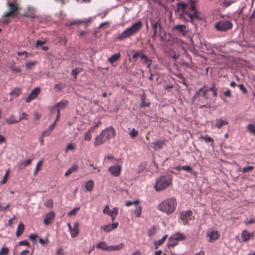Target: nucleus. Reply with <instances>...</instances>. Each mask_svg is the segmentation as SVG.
Here are the masks:
<instances>
[{"label":"nucleus","mask_w":255,"mask_h":255,"mask_svg":"<svg viewBox=\"0 0 255 255\" xmlns=\"http://www.w3.org/2000/svg\"><path fill=\"white\" fill-rule=\"evenodd\" d=\"M178 7L181 10V18L184 20L193 22L195 19H199L197 10L195 8V2L191 0L190 3L183 2L179 4Z\"/></svg>","instance_id":"obj_1"},{"label":"nucleus","mask_w":255,"mask_h":255,"mask_svg":"<svg viewBox=\"0 0 255 255\" xmlns=\"http://www.w3.org/2000/svg\"><path fill=\"white\" fill-rule=\"evenodd\" d=\"M177 205V203L176 198L174 197H171L160 203L157 206V209L169 215L175 211Z\"/></svg>","instance_id":"obj_2"},{"label":"nucleus","mask_w":255,"mask_h":255,"mask_svg":"<svg viewBox=\"0 0 255 255\" xmlns=\"http://www.w3.org/2000/svg\"><path fill=\"white\" fill-rule=\"evenodd\" d=\"M116 134L115 129L112 127H108L102 130L100 133L95 137L94 144L96 146L102 145L114 137Z\"/></svg>","instance_id":"obj_3"},{"label":"nucleus","mask_w":255,"mask_h":255,"mask_svg":"<svg viewBox=\"0 0 255 255\" xmlns=\"http://www.w3.org/2000/svg\"><path fill=\"white\" fill-rule=\"evenodd\" d=\"M142 25V22L139 20L133 23L131 26L127 28L120 34L117 37V40L122 41L134 35L140 30Z\"/></svg>","instance_id":"obj_4"},{"label":"nucleus","mask_w":255,"mask_h":255,"mask_svg":"<svg viewBox=\"0 0 255 255\" xmlns=\"http://www.w3.org/2000/svg\"><path fill=\"white\" fill-rule=\"evenodd\" d=\"M172 183V176L166 174L160 176L156 181L153 186L156 192L161 191L166 189Z\"/></svg>","instance_id":"obj_5"},{"label":"nucleus","mask_w":255,"mask_h":255,"mask_svg":"<svg viewBox=\"0 0 255 255\" xmlns=\"http://www.w3.org/2000/svg\"><path fill=\"white\" fill-rule=\"evenodd\" d=\"M8 10L5 12L1 19V22L3 24H7L10 20L9 17H14L17 15L18 10V5L10 1H7L6 3Z\"/></svg>","instance_id":"obj_6"},{"label":"nucleus","mask_w":255,"mask_h":255,"mask_svg":"<svg viewBox=\"0 0 255 255\" xmlns=\"http://www.w3.org/2000/svg\"><path fill=\"white\" fill-rule=\"evenodd\" d=\"M233 24L231 21L228 20H221L216 22L215 28L217 31L225 32L233 28Z\"/></svg>","instance_id":"obj_7"},{"label":"nucleus","mask_w":255,"mask_h":255,"mask_svg":"<svg viewBox=\"0 0 255 255\" xmlns=\"http://www.w3.org/2000/svg\"><path fill=\"white\" fill-rule=\"evenodd\" d=\"M184 239L185 236L183 234L180 233H177L169 238L168 246L174 247L177 245L178 241H182Z\"/></svg>","instance_id":"obj_8"},{"label":"nucleus","mask_w":255,"mask_h":255,"mask_svg":"<svg viewBox=\"0 0 255 255\" xmlns=\"http://www.w3.org/2000/svg\"><path fill=\"white\" fill-rule=\"evenodd\" d=\"M103 212L104 214H107L111 217V220L114 221L117 217L118 213V209L116 207H114L112 210H110L109 206L106 205Z\"/></svg>","instance_id":"obj_9"},{"label":"nucleus","mask_w":255,"mask_h":255,"mask_svg":"<svg viewBox=\"0 0 255 255\" xmlns=\"http://www.w3.org/2000/svg\"><path fill=\"white\" fill-rule=\"evenodd\" d=\"M191 211H183L180 213V218L184 225L187 224L191 219Z\"/></svg>","instance_id":"obj_10"},{"label":"nucleus","mask_w":255,"mask_h":255,"mask_svg":"<svg viewBox=\"0 0 255 255\" xmlns=\"http://www.w3.org/2000/svg\"><path fill=\"white\" fill-rule=\"evenodd\" d=\"M219 237V234L217 231L210 230L206 233V238L208 242H213L218 240Z\"/></svg>","instance_id":"obj_11"},{"label":"nucleus","mask_w":255,"mask_h":255,"mask_svg":"<svg viewBox=\"0 0 255 255\" xmlns=\"http://www.w3.org/2000/svg\"><path fill=\"white\" fill-rule=\"evenodd\" d=\"M122 167L120 165L117 164L110 166L108 170L111 175L115 177L120 176L121 172Z\"/></svg>","instance_id":"obj_12"},{"label":"nucleus","mask_w":255,"mask_h":255,"mask_svg":"<svg viewBox=\"0 0 255 255\" xmlns=\"http://www.w3.org/2000/svg\"><path fill=\"white\" fill-rule=\"evenodd\" d=\"M55 215L54 212L47 213L44 218L43 223L45 225L51 224L54 221Z\"/></svg>","instance_id":"obj_13"},{"label":"nucleus","mask_w":255,"mask_h":255,"mask_svg":"<svg viewBox=\"0 0 255 255\" xmlns=\"http://www.w3.org/2000/svg\"><path fill=\"white\" fill-rule=\"evenodd\" d=\"M40 88L38 87H36L34 88L29 94L28 96L27 97L26 99V102L29 103L31 102L32 100L34 99L37 95L39 93Z\"/></svg>","instance_id":"obj_14"},{"label":"nucleus","mask_w":255,"mask_h":255,"mask_svg":"<svg viewBox=\"0 0 255 255\" xmlns=\"http://www.w3.org/2000/svg\"><path fill=\"white\" fill-rule=\"evenodd\" d=\"M173 29L185 36L187 33L186 26L183 24H177L173 26Z\"/></svg>","instance_id":"obj_15"},{"label":"nucleus","mask_w":255,"mask_h":255,"mask_svg":"<svg viewBox=\"0 0 255 255\" xmlns=\"http://www.w3.org/2000/svg\"><path fill=\"white\" fill-rule=\"evenodd\" d=\"M121 55L120 52H118L112 55L111 57L108 59V61L110 62L112 66H116L115 62L120 60Z\"/></svg>","instance_id":"obj_16"},{"label":"nucleus","mask_w":255,"mask_h":255,"mask_svg":"<svg viewBox=\"0 0 255 255\" xmlns=\"http://www.w3.org/2000/svg\"><path fill=\"white\" fill-rule=\"evenodd\" d=\"M68 104V102L67 101H61L57 104V105L55 106H53L51 108V111L52 112H54V111H57V109H61Z\"/></svg>","instance_id":"obj_17"},{"label":"nucleus","mask_w":255,"mask_h":255,"mask_svg":"<svg viewBox=\"0 0 255 255\" xmlns=\"http://www.w3.org/2000/svg\"><path fill=\"white\" fill-rule=\"evenodd\" d=\"M118 225L119 223L116 222L115 223L109 224L108 225H105L102 227V229H103L104 231L106 232H109L114 229H117L118 228Z\"/></svg>","instance_id":"obj_18"},{"label":"nucleus","mask_w":255,"mask_h":255,"mask_svg":"<svg viewBox=\"0 0 255 255\" xmlns=\"http://www.w3.org/2000/svg\"><path fill=\"white\" fill-rule=\"evenodd\" d=\"M56 126V121H54V123L50 126L47 129L44 130L41 134L42 137L48 136L50 135L51 133L54 130Z\"/></svg>","instance_id":"obj_19"},{"label":"nucleus","mask_w":255,"mask_h":255,"mask_svg":"<svg viewBox=\"0 0 255 255\" xmlns=\"http://www.w3.org/2000/svg\"><path fill=\"white\" fill-rule=\"evenodd\" d=\"M151 25H152V30H153V36L152 37L153 38H155V37L157 36V27L159 26V27H160V22L159 20H158L157 21L154 22L153 21H152L151 22Z\"/></svg>","instance_id":"obj_20"},{"label":"nucleus","mask_w":255,"mask_h":255,"mask_svg":"<svg viewBox=\"0 0 255 255\" xmlns=\"http://www.w3.org/2000/svg\"><path fill=\"white\" fill-rule=\"evenodd\" d=\"M70 234L72 238L76 237L79 234V224L77 222L74 223V226L70 231Z\"/></svg>","instance_id":"obj_21"},{"label":"nucleus","mask_w":255,"mask_h":255,"mask_svg":"<svg viewBox=\"0 0 255 255\" xmlns=\"http://www.w3.org/2000/svg\"><path fill=\"white\" fill-rule=\"evenodd\" d=\"M139 57L141 58L144 62H147V68L149 69L150 72V65L151 64V60L148 58V57L144 55L142 52H141Z\"/></svg>","instance_id":"obj_22"},{"label":"nucleus","mask_w":255,"mask_h":255,"mask_svg":"<svg viewBox=\"0 0 255 255\" xmlns=\"http://www.w3.org/2000/svg\"><path fill=\"white\" fill-rule=\"evenodd\" d=\"M78 165L76 164L72 165V166L65 172V176L67 177L73 172H76L78 169Z\"/></svg>","instance_id":"obj_23"},{"label":"nucleus","mask_w":255,"mask_h":255,"mask_svg":"<svg viewBox=\"0 0 255 255\" xmlns=\"http://www.w3.org/2000/svg\"><path fill=\"white\" fill-rule=\"evenodd\" d=\"M21 94V90L20 88H14L11 92L9 93V95L11 96V100L13 98H15L19 96Z\"/></svg>","instance_id":"obj_24"},{"label":"nucleus","mask_w":255,"mask_h":255,"mask_svg":"<svg viewBox=\"0 0 255 255\" xmlns=\"http://www.w3.org/2000/svg\"><path fill=\"white\" fill-rule=\"evenodd\" d=\"M237 1V0H220V4L222 6L227 7Z\"/></svg>","instance_id":"obj_25"},{"label":"nucleus","mask_w":255,"mask_h":255,"mask_svg":"<svg viewBox=\"0 0 255 255\" xmlns=\"http://www.w3.org/2000/svg\"><path fill=\"white\" fill-rule=\"evenodd\" d=\"M203 91V96L205 98H207V97L206 96L207 93L209 91V89L206 87V86H203L202 88H200L196 92V94L195 95V97H197L199 96L200 94V92Z\"/></svg>","instance_id":"obj_26"},{"label":"nucleus","mask_w":255,"mask_h":255,"mask_svg":"<svg viewBox=\"0 0 255 255\" xmlns=\"http://www.w3.org/2000/svg\"><path fill=\"white\" fill-rule=\"evenodd\" d=\"M215 127L217 128H220L223 126L228 124V122L221 119H216Z\"/></svg>","instance_id":"obj_27"},{"label":"nucleus","mask_w":255,"mask_h":255,"mask_svg":"<svg viewBox=\"0 0 255 255\" xmlns=\"http://www.w3.org/2000/svg\"><path fill=\"white\" fill-rule=\"evenodd\" d=\"M165 140H157L154 142H152L153 144V148L155 149L162 148L163 146L164 145Z\"/></svg>","instance_id":"obj_28"},{"label":"nucleus","mask_w":255,"mask_h":255,"mask_svg":"<svg viewBox=\"0 0 255 255\" xmlns=\"http://www.w3.org/2000/svg\"><path fill=\"white\" fill-rule=\"evenodd\" d=\"M124 246L125 245L124 243H120V244L115 246H109V252L121 250L124 248Z\"/></svg>","instance_id":"obj_29"},{"label":"nucleus","mask_w":255,"mask_h":255,"mask_svg":"<svg viewBox=\"0 0 255 255\" xmlns=\"http://www.w3.org/2000/svg\"><path fill=\"white\" fill-rule=\"evenodd\" d=\"M24 230V226L22 222H20L17 227L16 236L18 237L20 236L23 232Z\"/></svg>","instance_id":"obj_30"},{"label":"nucleus","mask_w":255,"mask_h":255,"mask_svg":"<svg viewBox=\"0 0 255 255\" xmlns=\"http://www.w3.org/2000/svg\"><path fill=\"white\" fill-rule=\"evenodd\" d=\"M96 247L97 248L100 249L102 250L109 252V246H108L106 243L105 242H102L98 244L96 246Z\"/></svg>","instance_id":"obj_31"},{"label":"nucleus","mask_w":255,"mask_h":255,"mask_svg":"<svg viewBox=\"0 0 255 255\" xmlns=\"http://www.w3.org/2000/svg\"><path fill=\"white\" fill-rule=\"evenodd\" d=\"M6 123L8 124H14L19 122L18 120L15 119V116L13 115H11L9 118H7L6 120Z\"/></svg>","instance_id":"obj_32"},{"label":"nucleus","mask_w":255,"mask_h":255,"mask_svg":"<svg viewBox=\"0 0 255 255\" xmlns=\"http://www.w3.org/2000/svg\"><path fill=\"white\" fill-rule=\"evenodd\" d=\"M94 186V182L92 180H90L86 183L85 188L87 190L91 191L93 190Z\"/></svg>","instance_id":"obj_33"},{"label":"nucleus","mask_w":255,"mask_h":255,"mask_svg":"<svg viewBox=\"0 0 255 255\" xmlns=\"http://www.w3.org/2000/svg\"><path fill=\"white\" fill-rule=\"evenodd\" d=\"M94 130V128H91L85 133L84 136V140L90 141L92 139L91 132Z\"/></svg>","instance_id":"obj_34"},{"label":"nucleus","mask_w":255,"mask_h":255,"mask_svg":"<svg viewBox=\"0 0 255 255\" xmlns=\"http://www.w3.org/2000/svg\"><path fill=\"white\" fill-rule=\"evenodd\" d=\"M250 238V234L246 231H244L241 234V238L243 242H247L249 240Z\"/></svg>","instance_id":"obj_35"},{"label":"nucleus","mask_w":255,"mask_h":255,"mask_svg":"<svg viewBox=\"0 0 255 255\" xmlns=\"http://www.w3.org/2000/svg\"><path fill=\"white\" fill-rule=\"evenodd\" d=\"M92 22V18H90L87 20H84L83 21H80V20H77L73 21L71 23V25L74 24H81V23H84L85 25H87L89 23H91Z\"/></svg>","instance_id":"obj_36"},{"label":"nucleus","mask_w":255,"mask_h":255,"mask_svg":"<svg viewBox=\"0 0 255 255\" xmlns=\"http://www.w3.org/2000/svg\"><path fill=\"white\" fill-rule=\"evenodd\" d=\"M142 207L138 204L136 205V208L133 211V214L136 217H139L141 215Z\"/></svg>","instance_id":"obj_37"},{"label":"nucleus","mask_w":255,"mask_h":255,"mask_svg":"<svg viewBox=\"0 0 255 255\" xmlns=\"http://www.w3.org/2000/svg\"><path fill=\"white\" fill-rule=\"evenodd\" d=\"M247 131L250 133L255 134V124H249L247 127Z\"/></svg>","instance_id":"obj_38"},{"label":"nucleus","mask_w":255,"mask_h":255,"mask_svg":"<svg viewBox=\"0 0 255 255\" xmlns=\"http://www.w3.org/2000/svg\"><path fill=\"white\" fill-rule=\"evenodd\" d=\"M167 238V236L165 235L160 240H158L157 242L155 243V249H157L158 247V246L162 245L165 242Z\"/></svg>","instance_id":"obj_39"},{"label":"nucleus","mask_w":255,"mask_h":255,"mask_svg":"<svg viewBox=\"0 0 255 255\" xmlns=\"http://www.w3.org/2000/svg\"><path fill=\"white\" fill-rule=\"evenodd\" d=\"M31 162V159H28L19 163V167L22 168L28 165Z\"/></svg>","instance_id":"obj_40"},{"label":"nucleus","mask_w":255,"mask_h":255,"mask_svg":"<svg viewBox=\"0 0 255 255\" xmlns=\"http://www.w3.org/2000/svg\"><path fill=\"white\" fill-rule=\"evenodd\" d=\"M9 170H7L5 172V174L4 175V176L3 177L2 180L0 182V185L4 184V183H6V182L7 181V179H8V175H9Z\"/></svg>","instance_id":"obj_41"},{"label":"nucleus","mask_w":255,"mask_h":255,"mask_svg":"<svg viewBox=\"0 0 255 255\" xmlns=\"http://www.w3.org/2000/svg\"><path fill=\"white\" fill-rule=\"evenodd\" d=\"M9 250L5 246H3L0 250V255H7Z\"/></svg>","instance_id":"obj_42"},{"label":"nucleus","mask_w":255,"mask_h":255,"mask_svg":"<svg viewBox=\"0 0 255 255\" xmlns=\"http://www.w3.org/2000/svg\"><path fill=\"white\" fill-rule=\"evenodd\" d=\"M201 139L204 140L206 142H213L214 141L212 137H211L208 135H205L201 136Z\"/></svg>","instance_id":"obj_43"},{"label":"nucleus","mask_w":255,"mask_h":255,"mask_svg":"<svg viewBox=\"0 0 255 255\" xmlns=\"http://www.w3.org/2000/svg\"><path fill=\"white\" fill-rule=\"evenodd\" d=\"M82 69L80 68H76L73 69L71 71V75L74 76L75 78H76L77 74L82 71Z\"/></svg>","instance_id":"obj_44"},{"label":"nucleus","mask_w":255,"mask_h":255,"mask_svg":"<svg viewBox=\"0 0 255 255\" xmlns=\"http://www.w3.org/2000/svg\"><path fill=\"white\" fill-rule=\"evenodd\" d=\"M44 206L49 208H52L53 206V201L52 199H49L44 203Z\"/></svg>","instance_id":"obj_45"},{"label":"nucleus","mask_w":255,"mask_h":255,"mask_svg":"<svg viewBox=\"0 0 255 255\" xmlns=\"http://www.w3.org/2000/svg\"><path fill=\"white\" fill-rule=\"evenodd\" d=\"M156 231V227L155 226H152L149 229L148 233H147L148 235L149 236H152L155 233Z\"/></svg>","instance_id":"obj_46"},{"label":"nucleus","mask_w":255,"mask_h":255,"mask_svg":"<svg viewBox=\"0 0 255 255\" xmlns=\"http://www.w3.org/2000/svg\"><path fill=\"white\" fill-rule=\"evenodd\" d=\"M35 61H30L28 62L25 64L26 68L28 70L30 69L32 67H33L35 64Z\"/></svg>","instance_id":"obj_47"},{"label":"nucleus","mask_w":255,"mask_h":255,"mask_svg":"<svg viewBox=\"0 0 255 255\" xmlns=\"http://www.w3.org/2000/svg\"><path fill=\"white\" fill-rule=\"evenodd\" d=\"M139 203V200H136L135 201H127L126 203V205L127 206V207H129L130 206V205H137Z\"/></svg>","instance_id":"obj_48"},{"label":"nucleus","mask_w":255,"mask_h":255,"mask_svg":"<svg viewBox=\"0 0 255 255\" xmlns=\"http://www.w3.org/2000/svg\"><path fill=\"white\" fill-rule=\"evenodd\" d=\"M254 168V167L253 166H249L247 167H244L243 168L242 171L243 173L248 172L251 171L252 170H253Z\"/></svg>","instance_id":"obj_49"},{"label":"nucleus","mask_w":255,"mask_h":255,"mask_svg":"<svg viewBox=\"0 0 255 255\" xmlns=\"http://www.w3.org/2000/svg\"><path fill=\"white\" fill-rule=\"evenodd\" d=\"M80 210V207L75 208L73 209L72 211L69 212L68 214V216H73V215H76L77 212L78 211Z\"/></svg>","instance_id":"obj_50"},{"label":"nucleus","mask_w":255,"mask_h":255,"mask_svg":"<svg viewBox=\"0 0 255 255\" xmlns=\"http://www.w3.org/2000/svg\"><path fill=\"white\" fill-rule=\"evenodd\" d=\"M75 149V146L73 143H68L66 148V151L67 152L69 150H72Z\"/></svg>","instance_id":"obj_51"},{"label":"nucleus","mask_w":255,"mask_h":255,"mask_svg":"<svg viewBox=\"0 0 255 255\" xmlns=\"http://www.w3.org/2000/svg\"><path fill=\"white\" fill-rule=\"evenodd\" d=\"M210 90L213 92V96L217 97V88L213 86L211 88L209 89V91Z\"/></svg>","instance_id":"obj_52"},{"label":"nucleus","mask_w":255,"mask_h":255,"mask_svg":"<svg viewBox=\"0 0 255 255\" xmlns=\"http://www.w3.org/2000/svg\"><path fill=\"white\" fill-rule=\"evenodd\" d=\"M137 131L134 128H132L129 132V135L132 138L135 137L137 135Z\"/></svg>","instance_id":"obj_53"},{"label":"nucleus","mask_w":255,"mask_h":255,"mask_svg":"<svg viewBox=\"0 0 255 255\" xmlns=\"http://www.w3.org/2000/svg\"><path fill=\"white\" fill-rule=\"evenodd\" d=\"M181 168H182V170H185L188 172H190L192 171L191 167L188 165L182 166H181Z\"/></svg>","instance_id":"obj_54"},{"label":"nucleus","mask_w":255,"mask_h":255,"mask_svg":"<svg viewBox=\"0 0 255 255\" xmlns=\"http://www.w3.org/2000/svg\"><path fill=\"white\" fill-rule=\"evenodd\" d=\"M133 54L132 55V57L133 59H136L140 55L141 52L132 51Z\"/></svg>","instance_id":"obj_55"},{"label":"nucleus","mask_w":255,"mask_h":255,"mask_svg":"<svg viewBox=\"0 0 255 255\" xmlns=\"http://www.w3.org/2000/svg\"><path fill=\"white\" fill-rule=\"evenodd\" d=\"M11 68L12 72H17V73L20 72V69L19 68L17 67L16 66H15L14 65H12L11 66Z\"/></svg>","instance_id":"obj_56"},{"label":"nucleus","mask_w":255,"mask_h":255,"mask_svg":"<svg viewBox=\"0 0 255 255\" xmlns=\"http://www.w3.org/2000/svg\"><path fill=\"white\" fill-rule=\"evenodd\" d=\"M22 119H27V114L26 113L23 112L18 121L20 122Z\"/></svg>","instance_id":"obj_57"},{"label":"nucleus","mask_w":255,"mask_h":255,"mask_svg":"<svg viewBox=\"0 0 255 255\" xmlns=\"http://www.w3.org/2000/svg\"><path fill=\"white\" fill-rule=\"evenodd\" d=\"M238 87H239L240 89L244 93H247V89L243 84H239L238 85Z\"/></svg>","instance_id":"obj_58"},{"label":"nucleus","mask_w":255,"mask_h":255,"mask_svg":"<svg viewBox=\"0 0 255 255\" xmlns=\"http://www.w3.org/2000/svg\"><path fill=\"white\" fill-rule=\"evenodd\" d=\"M37 237V235L36 234H31L29 235V238L32 241H35L36 240V239Z\"/></svg>","instance_id":"obj_59"},{"label":"nucleus","mask_w":255,"mask_h":255,"mask_svg":"<svg viewBox=\"0 0 255 255\" xmlns=\"http://www.w3.org/2000/svg\"><path fill=\"white\" fill-rule=\"evenodd\" d=\"M224 94L227 97L231 98L232 97L231 92L228 89L224 92Z\"/></svg>","instance_id":"obj_60"},{"label":"nucleus","mask_w":255,"mask_h":255,"mask_svg":"<svg viewBox=\"0 0 255 255\" xmlns=\"http://www.w3.org/2000/svg\"><path fill=\"white\" fill-rule=\"evenodd\" d=\"M19 245L20 246H28V243L26 240L21 241L19 242Z\"/></svg>","instance_id":"obj_61"},{"label":"nucleus","mask_w":255,"mask_h":255,"mask_svg":"<svg viewBox=\"0 0 255 255\" xmlns=\"http://www.w3.org/2000/svg\"><path fill=\"white\" fill-rule=\"evenodd\" d=\"M45 42H46V41L37 40V41H36V45L37 46H41L42 45L45 44Z\"/></svg>","instance_id":"obj_62"},{"label":"nucleus","mask_w":255,"mask_h":255,"mask_svg":"<svg viewBox=\"0 0 255 255\" xmlns=\"http://www.w3.org/2000/svg\"><path fill=\"white\" fill-rule=\"evenodd\" d=\"M41 161H39L37 164V165H36V167L35 168V171L34 172V175H36L37 173V171L38 170V166H40L41 165Z\"/></svg>","instance_id":"obj_63"},{"label":"nucleus","mask_w":255,"mask_h":255,"mask_svg":"<svg viewBox=\"0 0 255 255\" xmlns=\"http://www.w3.org/2000/svg\"><path fill=\"white\" fill-rule=\"evenodd\" d=\"M5 140V138L3 135L0 134V144L4 142Z\"/></svg>","instance_id":"obj_64"}]
</instances>
